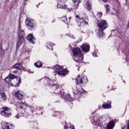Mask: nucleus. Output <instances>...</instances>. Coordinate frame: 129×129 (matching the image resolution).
Here are the masks:
<instances>
[{"instance_id":"nucleus-1","label":"nucleus","mask_w":129,"mask_h":129,"mask_svg":"<svg viewBox=\"0 0 129 129\" xmlns=\"http://www.w3.org/2000/svg\"><path fill=\"white\" fill-rule=\"evenodd\" d=\"M14 96L19 100L17 104H19L20 108H24V107L25 106L26 107L23 110L25 113H28V114L34 113V114H36V113H37L36 110H41V109H43V107H40L36 106L35 108V107L28 106V105L26 104V101L24 99V96L23 93L22 91H15Z\"/></svg>"},{"instance_id":"nucleus-2","label":"nucleus","mask_w":129,"mask_h":129,"mask_svg":"<svg viewBox=\"0 0 129 129\" xmlns=\"http://www.w3.org/2000/svg\"><path fill=\"white\" fill-rule=\"evenodd\" d=\"M54 81H55V80L51 81L50 79L48 78H45L44 80V82L46 85L51 86L53 89H54L53 93L60 95L61 98L66 100V101H73V98L71 97L70 94L66 95L64 92V90H60V88L54 84Z\"/></svg>"},{"instance_id":"nucleus-3","label":"nucleus","mask_w":129,"mask_h":129,"mask_svg":"<svg viewBox=\"0 0 129 129\" xmlns=\"http://www.w3.org/2000/svg\"><path fill=\"white\" fill-rule=\"evenodd\" d=\"M76 81L77 84V87H73V93L74 94L75 98L78 99V98H80L82 95H84L85 92H86V91L83 89L82 87H80L79 85L81 84V85L83 86L85 84H87V83H88V78H87L86 76H84L80 78V75H79Z\"/></svg>"},{"instance_id":"nucleus-4","label":"nucleus","mask_w":129,"mask_h":129,"mask_svg":"<svg viewBox=\"0 0 129 129\" xmlns=\"http://www.w3.org/2000/svg\"><path fill=\"white\" fill-rule=\"evenodd\" d=\"M106 119H107V116L104 115L100 116L99 114H97L94 116L93 119H91V121L93 125L103 128L105 125Z\"/></svg>"},{"instance_id":"nucleus-5","label":"nucleus","mask_w":129,"mask_h":129,"mask_svg":"<svg viewBox=\"0 0 129 129\" xmlns=\"http://www.w3.org/2000/svg\"><path fill=\"white\" fill-rule=\"evenodd\" d=\"M97 26L99 28V36L100 38H103L104 36V32L103 30L108 28V24L107 21L103 19H101L100 21H98Z\"/></svg>"},{"instance_id":"nucleus-6","label":"nucleus","mask_w":129,"mask_h":129,"mask_svg":"<svg viewBox=\"0 0 129 129\" xmlns=\"http://www.w3.org/2000/svg\"><path fill=\"white\" fill-rule=\"evenodd\" d=\"M73 53L74 54V56H75V57L74 58V61L77 62L78 63H82L84 56L82 54V51L81 50V49L79 47H75L73 49Z\"/></svg>"},{"instance_id":"nucleus-7","label":"nucleus","mask_w":129,"mask_h":129,"mask_svg":"<svg viewBox=\"0 0 129 129\" xmlns=\"http://www.w3.org/2000/svg\"><path fill=\"white\" fill-rule=\"evenodd\" d=\"M25 26L30 31H35L37 28V22L32 18L27 17L25 20Z\"/></svg>"},{"instance_id":"nucleus-8","label":"nucleus","mask_w":129,"mask_h":129,"mask_svg":"<svg viewBox=\"0 0 129 129\" xmlns=\"http://www.w3.org/2000/svg\"><path fill=\"white\" fill-rule=\"evenodd\" d=\"M76 18L77 19V21L80 23V24H79V27H81L82 25H88V17L87 15L85 14H83V16L80 15H76Z\"/></svg>"},{"instance_id":"nucleus-9","label":"nucleus","mask_w":129,"mask_h":129,"mask_svg":"<svg viewBox=\"0 0 129 129\" xmlns=\"http://www.w3.org/2000/svg\"><path fill=\"white\" fill-rule=\"evenodd\" d=\"M25 31L24 30H20L18 34V42L17 43L16 47L17 49L20 48L21 45L23 44L24 41H25Z\"/></svg>"},{"instance_id":"nucleus-10","label":"nucleus","mask_w":129,"mask_h":129,"mask_svg":"<svg viewBox=\"0 0 129 129\" xmlns=\"http://www.w3.org/2000/svg\"><path fill=\"white\" fill-rule=\"evenodd\" d=\"M1 114L4 116L5 117H10L12 115V113H11V108L3 107L1 108Z\"/></svg>"},{"instance_id":"nucleus-11","label":"nucleus","mask_w":129,"mask_h":129,"mask_svg":"<svg viewBox=\"0 0 129 129\" xmlns=\"http://www.w3.org/2000/svg\"><path fill=\"white\" fill-rule=\"evenodd\" d=\"M57 8L58 9H64L66 10V11H68V12H70V10L68 8H66V5H65V3L66 2H67V0H57Z\"/></svg>"},{"instance_id":"nucleus-12","label":"nucleus","mask_w":129,"mask_h":129,"mask_svg":"<svg viewBox=\"0 0 129 129\" xmlns=\"http://www.w3.org/2000/svg\"><path fill=\"white\" fill-rule=\"evenodd\" d=\"M69 73V71L67 70V69H64L62 71H56L55 72H53V75L56 76V75H58V76H60L61 77L63 76H65V75H67Z\"/></svg>"},{"instance_id":"nucleus-13","label":"nucleus","mask_w":129,"mask_h":129,"mask_svg":"<svg viewBox=\"0 0 129 129\" xmlns=\"http://www.w3.org/2000/svg\"><path fill=\"white\" fill-rule=\"evenodd\" d=\"M15 78H17V76H16L15 75L10 74L5 79V81L8 83V84H11L12 81L11 80L15 79Z\"/></svg>"},{"instance_id":"nucleus-14","label":"nucleus","mask_w":129,"mask_h":129,"mask_svg":"<svg viewBox=\"0 0 129 129\" xmlns=\"http://www.w3.org/2000/svg\"><path fill=\"white\" fill-rule=\"evenodd\" d=\"M81 48L84 53H88L90 50V45L87 43H84L82 45Z\"/></svg>"},{"instance_id":"nucleus-15","label":"nucleus","mask_w":129,"mask_h":129,"mask_svg":"<svg viewBox=\"0 0 129 129\" xmlns=\"http://www.w3.org/2000/svg\"><path fill=\"white\" fill-rule=\"evenodd\" d=\"M26 39H27L28 41H29V43H30V44H35V37H34V35H33V34L30 33L26 37Z\"/></svg>"},{"instance_id":"nucleus-16","label":"nucleus","mask_w":129,"mask_h":129,"mask_svg":"<svg viewBox=\"0 0 129 129\" xmlns=\"http://www.w3.org/2000/svg\"><path fill=\"white\" fill-rule=\"evenodd\" d=\"M2 126L3 129H15V126L13 124L9 125L8 123L5 122L2 123Z\"/></svg>"},{"instance_id":"nucleus-17","label":"nucleus","mask_w":129,"mask_h":129,"mask_svg":"<svg viewBox=\"0 0 129 129\" xmlns=\"http://www.w3.org/2000/svg\"><path fill=\"white\" fill-rule=\"evenodd\" d=\"M102 107L103 109H109L111 108V102L108 101L107 103H104L102 105Z\"/></svg>"},{"instance_id":"nucleus-18","label":"nucleus","mask_w":129,"mask_h":129,"mask_svg":"<svg viewBox=\"0 0 129 129\" xmlns=\"http://www.w3.org/2000/svg\"><path fill=\"white\" fill-rule=\"evenodd\" d=\"M115 124V123L114 122V121L111 120L107 124L106 129H113Z\"/></svg>"},{"instance_id":"nucleus-19","label":"nucleus","mask_w":129,"mask_h":129,"mask_svg":"<svg viewBox=\"0 0 129 129\" xmlns=\"http://www.w3.org/2000/svg\"><path fill=\"white\" fill-rule=\"evenodd\" d=\"M84 7L89 11H91V3L89 2H85Z\"/></svg>"},{"instance_id":"nucleus-20","label":"nucleus","mask_w":129,"mask_h":129,"mask_svg":"<svg viewBox=\"0 0 129 129\" xmlns=\"http://www.w3.org/2000/svg\"><path fill=\"white\" fill-rule=\"evenodd\" d=\"M13 68L18 69L19 70H23V65L21 63H16L13 66Z\"/></svg>"},{"instance_id":"nucleus-21","label":"nucleus","mask_w":129,"mask_h":129,"mask_svg":"<svg viewBox=\"0 0 129 129\" xmlns=\"http://www.w3.org/2000/svg\"><path fill=\"white\" fill-rule=\"evenodd\" d=\"M0 96L2 99L4 100H7V96H6V94H5V92H4V90L3 89H0Z\"/></svg>"},{"instance_id":"nucleus-22","label":"nucleus","mask_w":129,"mask_h":129,"mask_svg":"<svg viewBox=\"0 0 129 129\" xmlns=\"http://www.w3.org/2000/svg\"><path fill=\"white\" fill-rule=\"evenodd\" d=\"M55 45L54 44H53L52 42H47L46 43V47L47 49H49V50H53V46Z\"/></svg>"},{"instance_id":"nucleus-23","label":"nucleus","mask_w":129,"mask_h":129,"mask_svg":"<svg viewBox=\"0 0 129 129\" xmlns=\"http://www.w3.org/2000/svg\"><path fill=\"white\" fill-rule=\"evenodd\" d=\"M34 66L37 68H41L43 66V63L41 61H38L34 63Z\"/></svg>"},{"instance_id":"nucleus-24","label":"nucleus","mask_w":129,"mask_h":129,"mask_svg":"<svg viewBox=\"0 0 129 129\" xmlns=\"http://www.w3.org/2000/svg\"><path fill=\"white\" fill-rule=\"evenodd\" d=\"M72 1L76 8H77H77H78V7H79V4L82 2V0H72Z\"/></svg>"},{"instance_id":"nucleus-25","label":"nucleus","mask_w":129,"mask_h":129,"mask_svg":"<svg viewBox=\"0 0 129 129\" xmlns=\"http://www.w3.org/2000/svg\"><path fill=\"white\" fill-rule=\"evenodd\" d=\"M60 19V21H62L63 22V23H65L66 25H69V22H68V20H67V17L66 16H63Z\"/></svg>"},{"instance_id":"nucleus-26","label":"nucleus","mask_w":129,"mask_h":129,"mask_svg":"<svg viewBox=\"0 0 129 129\" xmlns=\"http://www.w3.org/2000/svg\"><path fill=\"white\" fill-rule=\"evenodd\" d=\"M52 69L53 70H60V69H63V67L57 64L56 66H53Z\"/></svg>"},{"instance_id":"nucleus-27","label":"nucleus","mask_w":129,"mask_h":129,"mask_svg":"<svg viewBox=\"0 0 129 129\" xmlns=\"http://www.w3.org/2000/svg\"><path fill=\"white\" fill-rule=\"evenodd\" d=\"M11 72L13 74H17V73H18L19 74V75H22V71H21V70H19V71H12Z\"/></svg>"},{"instance_id":"nucleus-28","label":"nucleus","mask_w":129,"mask_h":129,"mask_svg":"<svg viewBox=\"0 0 129 129\" xmlns=\"http://www.w3.org/2000/svg\"><path fill=\"white\" fill-rule=\"evenodd\" d=\"M22 82V81L21 80V78H18V82L17 83L16 85H15V87H19L20 86V84H21V83Z\"/></svg>"},{"instance_id":"nucleus-29","label":"nucleus","mask_w":129,"mask_h":129,"mask_svg":"<svg viewBox=\"0 0 129 129\" xmlns=\"http://www.w3.org/2000/svg\"><path fill=\"white\" fill-rule=\"evenodd\" d=\"M125 55H126V58H125L126 62H128V61H129V49L128 50V52L127 53H125Z\"/></svg>"},{"instance_id":"nucleus-30","label":"nucleus","mask_w":129,"mask_h":129,"mask_svg":"<svg viewBox=\"0 0 129 129\" xmlns=\"http://www.w3.org/2000/svg\"><path fill=\"white\" fill-rule=\"evenodd\" d=\"M5 55V50H3V47H1L0 50V56H4Z\"/></svg>"},{"instance_id":"nucleus-31","label":"nucleus","mask_w":129,"mask_h":129,"mask_svg":"<svg viewBox=\"0 0 129 129\" xmlns=\"http://www.w3.org/2000/svg\"><path fill=\"white\" fill-rule=\"evenodd\" d=\"M21 28H22V24L21 23V21L19 20V27H18L19 33H20V31H23V30L21 29Z\"/></svg>"},{"instance_id":"nucleus-32","label":"nucleus","mask_w":129,"mask_h":129,"mask_svg":"<svg viewBox=\"0 0 129 129\" xmlns=\"http://www.w3.org/2000/svg\"><path fill=\"white\" fill-rule=\"evenodd\" d=\"M97 18H99V19H101V18L102 17V13L99 12L97 15Z\"/></svg>"},{"instance_id":"nucleus-33","label":"nucleus","mask_w":129,"mask_h":129,"mask_svg":"<svg viewBox=\"0 0 129 129\" xmlns=\"http://www.w3.org/2000/svg\"><path fill=\"white\" fill-rule=\"evenodd\" d=\"M105 7L106 10V12L107 13L108 12H109V6H108V5H105Z\"/></svg>"},{"instance_id":"nucleus-34","label":"nucleus","mask_w":129,"mask_h":129,"mask_svg":"<svg viewBox=\"0 0 129 129\" xmlns=\"http://www.w3.org/2000/svg\"><path fill=\"white\" fill-rule=\"evenodd\" d=\"M66 36H68V37H69L70 38H71L72 39H75V37H74V35H73L66 34Z\"/></svg>"},{"instance_id":"nucleus-35","label":"nucleus","mask_w":129,"mask_h":129,"mask_svg":"<svg viewBox=\"0 0 129 129\" xmlns=\"http://www.w3.org/2000/svg\"><path fill=\"white\" fill-rule=\"evenodd\" d=\"M93 56H94V57H97V51H96V50H94L93 52Z\"/></svg>"},{"instance_id":"nucleus-36","label":"nucleus","mask_w":129,"mask_h":129,"mask_svg":"<svg viewBox=\"0 0 129 129\" xmlns=\"http://www.w3.org/2000/svg\"><path fill=\"white\" fill-rule=\"evenodd\" d=\"M54 112H55V115H54V116H57L58 115H60V114L61 113V112H59V111H54Z\"/></svg>"},{"instance_id":"nucleus-37","label":"nucleus","mask_w":129,"mask_h":129,"mask_svg":"<svg viewBox=\"0 0 129 129\" xmlns=\"http://www.w3.org/2000/svg\"><path fill=\"white\" fill-rule=\"evenodd\" d=\"M114 33H117V30H112L110 36H111V35H113Z\"/></svg>"},{"instance_id":"nucleus-38","label":"nucleus","mask_w":129,"mask_h":129,"mask_svg":"<svg viewBox=\"0 0 129 129\" xmlns=\"http://www.w3.org/2000/svg\"><path fill=\"white\" fill-rule=\"evenodd\" d=\"M82 41V38H81L79 40H78V41L77 42V44H78V43H79V42H81Z\"/></svg>"},{"instance_id":"nucleus-39","label":"nucleus","mask_w":129,"mask_h":129,"mask_svg":"<svg viewBox=\"0 0 129 129\" xmlns=\"http://www.w3.org/2000/svg\"><path fill=\"white\" fill-rule=\"evenodd\" d=\"M16 118H17V119L20 118V115H19V114L16 115Z\"/></svg>"},{"instance_id":"nucleus-40","label":"nucleus","mask_w":129,"mask_h":129,"mask_svg":"<svg viewBox=\"0 0 129 129\" xmlns=\"http://www.w3.org/2000/svg\"><path fill=\"white\" fill-rule=\"evenodd\" d=\"M101 1H102L103 3H106V2H107V0H101Z\"/></svg>"},{"instance_id":"nucleus-41","label":"nucleus","mask_w":129,"mask_h":129,"mask_svg":"<svg viewBox=\"0 0 129 129\" xmlns=\"http://www.w3.org/2000/svg\"><path fill=\"white\" fill-rule=\"evenodd\" d=\"M102 108V106H99V109H101Z\"/></svg>"},{"instance_id":"nucleus-42","label":"nucleus","mask_w":129,"mask_h":129,"mask_svg":"<svg viewBox=\"0 0 129 129\" xmlns=\"http://www.w3.org/2000/svg\"><path fill=\"white\" fill-rule=\"evenodd\" d=\"M122 129H126V127L124 126V127H122Z\"/></svg>"},{"instance_id":"nucleus-43","label":"nucleus","mask_w":129,"mask_h":129,"mask_svg":"<svg viewBox=\"0 0 129 129\" xmlns=\"http://www.w3.org/2000/svg\"><path fill=\"white\" fill-rule=\"evenodd\" d=\"M55 21V19H54V20H53L51 22V23H54Z\"/></svg>"},{"instance_id":"nucleus-44","label":"nucleus","mask_w":129,"mask_h":129,"mask_svg":"<svg viewBox=\"0 0 129 129\" xmlns=\"http://www.w3.org/2000/svg\"><path fill=\"white\" fill-rule=\"evenodd\" d=\"M29 73H34V72H32L31 71L29 72Z\"/></svg>"},{"instance_id":"nucleus-45","label":"nucleus","mask_w":129,"mask_h":129,"mask_svg":"<svg viewBox=\"0 0 129 129\" xmlns=\"http://www.w3.org/2000/svg\"><path fill=\"white\" fill-rule=\"evenodd\" d=\"M69 20L70 21V20H71V17H69Z\"/></svg>"},{"instance_id":"nucleus-46","label":"nucleus","mask_w":129,"mask_h":129,"mask_svg":"<svg viewBox=\"0 0 129 129\" xmlns=\"http://www.w3.org/2000/svg\"><path fill=\"white\" fill-rule=\"evenodd\" d=\"M10 2V0H7V3Z\"/></svg>"},{"instance_id":"nucleus-47","label":"nucleus","mask_w":129,"mask_h":129,"mask_svg":"<svg viewBox=\"0 0 129 129\" xmlns=\"http://www.w3.org/2000/svg\"><path fill=\"white\" fill-rule=\"evenodd\" d=\"M41 114H43V112H41Z\"/></svg>"},{"instance_id":"nucleus-48","label":"nucleus","mask_w":129,"mask_h":129,"mask_svg":"<svg viewBox=\"0 0 129 129\" xmlns=\"http://www.w3.org/2000/svg\"><path fill=\"white\" fill-rule=\"evenodd\" d=\"M78 71H79V68H78Z\"/></svg>"},{"instance_id":"nucleus-49","label":"nucleus","mask_w":129,"mask_h":129,"mask_svg":"<svg viewBox=\"0 0 129 129\" xmlns=\"http://www.w3.org/2000/svg\"><path fill=\"white\" fill-rule=\"evenodd\" d=\"M38 7H39V5L37 6V8H38Z\"/></svg>"},{"instance_id":"nucleus-50","label":"nucleus","mask_w":129,"mask_h":129,"mask_svg":"<svg viewBox=\"0 0 129 129\" xmlns=\"http://www.w3.org/2000/svg\"><path fill=\"white\" fill-rule=\"evenodd\" d=\"M113 36H115V35H113Z\"/></svg>"},{"instance_id":"nucleus-51","label":"nucleus","mask_w":129,"mask_h":129,"mask_svg":"<svg viewBox=\"0 0 129 129\" xmlns=\"http://www.w3.org/2000/svg\"><path fill=\"white\" fill-rule=\"evenodd\" d=\"M125 51H126V49Z\"/></svg>"}]
</instances>
